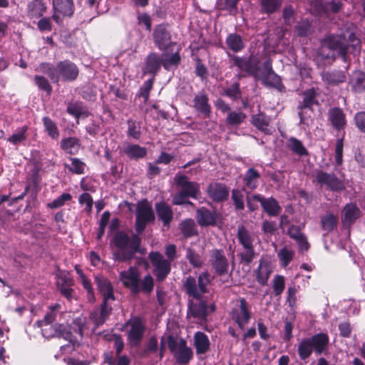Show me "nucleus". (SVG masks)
<instances>
[{
	"mask_svg": "<svg viewBox=\"0 0 365 365\" xmlns=\"http://www.w3.org/2000/svg\"><path fill=\"white\" fill-rule=\"evenodd\" d=\"M141 240L138 235H133L131 237L124 232H118L113 238L114 245L119 250L130 249L138 251Z\"/></svg>",
	"mask_w": 365,
	"mask_h": 365,
	"instance_id": "nucleus-16",
	"label": "nucleus"
},
{
	"mask_svg": "<svg viewBox=\"0 0 365 365\" xmlns=\"http://www.w3.org/2000/svg\"><path fill=\"white\" fill-rule=\"evenodd\" d=\"M78 202L81 205H85L84 210L87 214H91L93 209V200L91 195L88 192L82 193L78 197Z\"/></svg>",
	"mask_w": 365,
	"mask_h": 365,
	"instance_id": "nucleus-61",
	"label": "nucleus"
},
{
	"mask_svg": "<svg viewBox=\"0 0 365 365\" xmlns=\"http://www.w3.org/2000/svg\"><path fill=\"white\" fill-rule=\"evenodd\" d=\"M153 40L155 46L161 51L170 49L176 43L171 41V35L166 26L158 25L153 31Z\"/></svg>",
	"mask_w": 365,
	"mask_h": 365,
	"instance_id": "nucleus-15",
	"label": "nucleus"
},
{
	"mask_svg": "<svg viewBox=\"0 0 365 365\" xmlns=\"http://www.w3.org/2000/svg\"><path fill=\"white\" fill-rule=\"evenodd\" d=\"M253 198L256 202H259L260 203L263 210L269 216L276 217L280 214L282 207L274 198H265L259 194L253 195Z\"/></svg>",
	"mask_w": 365,
	"mask_h": 365,
	"instance_id": "nucleus-18",
	"label": "nucleus"
},
{
	"mask_svg": "<svg viewBox=\"0 0 365 365\" xmlns=\"http://www.w3.org/2000/svg\"><path fill=\"white\" fill-rule=\"evenodd\" d=\"M273 293L275 297H280L285 288V279L283 276L277 274L272 279Z\"/></svg>",
	"mask_w": 365,
	"mask_h": 365,
	"instance_id": "nucleus-56",
	"label": "nucleus"
},
{
	"mask_svg": "<svg viewBox=\"0 0 365 365\" xmlns=\"http://www.w3.org/2000/svg\"><path fill=\"white\" fill-rule=\"evenodd\" d=\"M194 346L196 354L201 355L207 353L210 348V342L207 336L202 331H197L194 334Z\"/></svg>",
	"mask_w": 365,
	"mask_h": 365,
	"instance_id": "nucleus-29",
	"label": "nucleus"
},
{
	"mask_svg": "<svg viewBox=\"0 0 365 365\" xmlns=\"http://www.w3.org/2000/svg\"><path fill=\"white\" fill-rule=\"evenodd\" d=\"M168 346L177 364L187 365L192 359L193 350L187 346L185 339L170 335L168 336Z\"/></svg>",
	"mask_w": 365,
	"mask_h": 365,
	"instance_id": "nucleus-5",
	"label": "nucleus"
},
{
	"mask_svg": "<svg viewBox=\"0 0 365 365\" xmlns=\"http://www.w3.org/2000/svg\"><path fill=\"white\" fill-rule=\"evenodd\" d=\"M79 73V70L77 66L68 60L59 61L56 66V76L54 82L57 83L59 81H75Z\"/></svg>",
	"mask_w": 365,
	"mask_h": 365,
	"instance_id": "nucleus-12",
	"label": "nucleus"
},
{
	"mask_svg": "<svg viewBox=\"0 0 365 365\" xmlns=\"http://www.w3.org/2000/svg\"><path fill=\"white\" fill-rule=\"evenodd\" d=\"M137 251H134L130 249L120 250L119 252L113 253V257L115 261L118 262H126L133 259L134 254Z\"/></svg>",
	"mask_w": 365,
	"mask_h": 365,
	"instance_id": "nucleus-63",
	"label": "nucleus"
},
{
	"mask_svg": "<svg viewBox=\"0 0 365 365\" xmlns=\"http://www.w3.org/2000/svg\"><path fill=\"white\" fill-rule=\"evenodd\" d=\"M226 43L230 49L234 52H238L244 48L242 37L237 34H230L226 38Z\"/></svg>",
	"mask_w": 365,
	"mask_h": 365,
	"instance_id": "nucleus-48",
	"label": "nucleus"
},
{
	"mask_svg": "<svg viewBox=\"0 0 365 365\" xmlns=\"http://www.w3.org/2000/svg\"><path fill=\"white\" fill-rule=\"evenodd\" d=\"M209 196L215 202H220L227 199L229 190L227 187L218 182L211 183L207 188Z\"/></svg>",
	"mask_w": 365,
	"mask_h": 365,
	"instance_id": "nucleus-25",
	"label": "nucleus"
},
{
	"mask_svg": "<svg viewBox=\"0 0 365 365\" xmlns=\"http://www.w3.org/2000/svg\"><path fill=\"white\" fill-rule=\"evenodd\" d=\"M155 220V215L151 205L147 200L138 202L136 209L135 230L138 234L142 233L147 224Z\"/></svg>",
	"mask_w": 365,
	"mask_h": 365,
	"instance_id": "nucleus-10",
	"label": "nucleus"
},
{
	"mask_svg": "<svg viewBox=\"0 0 365 365\" xmlns=\"http://www.w3.org/2000/svg\"><path fill=\"white\" fill-rule=\"evenodd\" d=\"M287 148L294 154L299 156H305L308 155L307 148L302 143L296 138H289L286 143Z\"/></svg>",
	"mask_w": 365,
	"mask_h": 365,
	"instance_id": "nucleus-42",
	"label": "nucleus"
},
{
	"mask_svg": "<svg viewBox=\"0 0 365 365\" xmlns=\"http://www.w3.org/2000/svg\"><path fill=\"white\" fill-rule=\"evenodd\" d=\"M81 147V142L76 137L65 138L61 140V148L66 153L71 155H76L78 153Z\"/></svg>",
	"mask_w": 365,
	"mask_h": 365,
	"instance_id": "nucleus-36",
	"label": "nucleus"
},
{
	"mask_svg": "<svg viewBox=\"0 0 365 365\" xmlns=\"http://www.w3.org/2000/svg\"><path fill=\"white\" fill-rule=\"evenodd\" d=\"M237 235L239 243L243 248V250L240 252L239 256L242 262L249 264L255 257V235L249 231L245 226L240 225L237 228Z\"/></svg>",
	"mask_w": 365,
	"mask_h": 365,
	"instance_id": "nucleus-6",
	"label": "nucleus"
},
{
	"mask_svg": "<svg viewBox=\"0 0 365 365\" xmlns=\"http://www.w3.org/2000/svg\"><path fill=\"white\" fill-rule=\"evenodd\" d=\"M155 210L157 215L163 222V225L169 227L173 218V212L170 206L163 202H158L155 204Z\"/></svg>",
	"mask_w": 365,
	"mask_h": 365,
	"instance_id": "nucleus-31",
	"label": "nucleus"
},
{
	"mask_svg": "<svg viewBox=\"0 0 365 365\" xmlns=\"http://www.w3.org/2000/svg\"><path fill=\"white\" fill-rule=\"evenodd\" d=\"M56 284L61 294L68 300H71L73 298L74 290L72 288L73 281L70 274L67 272H61L58 276Z\"/></svg>",
	"mask_w": 365,
	"mask_h": 365,
	"instance_id": "nucleus-20",
	"label": "nucleus"
},
{
	"mask_svg": "<svg viewBox=\"0 0 365 365\" xmlns=\"http://www.w3.org/2000/svg\"><path fill=\"white\" fill-rule=\"evenodd\" d=\"M329 120L334 129L338 131L343 130L346 124L345 115L343 110L339 108H333L329 110Z\"/></svg>",
	"mask_w": 365,
	"mask_h": 365,
	"instance_id": "nucleus-28",
	"label": "nucleus"
},
{
	"mask_svg": "<svg viewBox=\"0 0 365 365\" xmlns=\"http://www.w3.org/2000/svg\"><path fill=\"white\" fill-rule=\"evenodd\" d=\"M52 19L57 24L61 22V16L70 18L73 15L75 10L73 0H52Z\"/></svg>",
	"mask_w": 365,
	"mask_h": 365,
	"instance_id": "nucleus-14",
	"label": "nucleus"
},
{
	"mask_svg": "<svg viewBox=\"0 0 365 365\" xmlns=\"http://www.w3.org/2000/svg\"><path fill=\"white\" fill-rule=\"evenodd\" d=\"M28 127L26 125L22 126L16 130V132L7 139V140L13 145H17L22 143L26 139V133Z\"/></svg>",
	"mask_w": 365,
	"mask_h": 365,
	"instance_id": "nucleus-57",
	"label": "nucleus"
},
{
	"mask_svg": "<svg viewBox=\"0 0 365 365\" xmlns=\"http://www.w3.org/2000/svg\"><path fill=\"white\" fill-rule=\"evenodd\" d=\"M252 123L258 130L265 134L270 135L272 133V129L269 126L270 118L262 113L253 115L252 116Z\"/></svg>",
	"mask_w": 365,
	"mask_h": 365,
	"instance_id": "nucleus-30",
	"label": "nucleus"
},
{
	"mask_svg": "<svg viewBox=\"0 0 365 365\" xmlns=\"http://www.w3.org/2000/svg\"><path fill=\"white\" fill-rule=\"evenodd\" d=\"M360 210L354 203L346 205L343 210L342 220L345 225L352 224L359 216Z\"/></svg>",
	"mask_w": 365,
	"mask_h": 365,
	"instance_id": "nucleus-37",
	"label": "nucleus"
},
{
	"mask_svg": "<svg viewBox=\"0 0 365 365\" xmlns=\"http://www.w3.org/2000/svg\"><path fill=\"white\" fill-rule=\"evenodd\" d=\"M259 178V173L254 168H250L245 173L243 182L246 187L253 190L258 187Z\"/></svg>",
	"mask_w": 365,
	"mask_h": 365,
	"instance_id": "nucleus-35",
	"label": "nucleus"
},
{
	"mask_svg": "<svg viewBox=\"0 0 365 365\" xmlns=\"http://www.w3.org/2000/svg\"><path fill=\"white\" fill-rule=\"evenodd\" d=\"M168 49L163 51L162 53V66L165 69L169 71L173 68H175L180 62V56L179 54L180 49H178L172 54L168 53Z\"/></svg>",
	"mask_w": 365,
	"mask_h": 365,
	"instance_id": "nucleus-33",
	"label": "nucleus"
},
{
	"mask_svg": "<svg viewBox=\"0 0 365 365\" xmlns=\"http://www.w3.org/2000/svg\"><path fill=\"white\" fill-rule=\"evenodd\" d=\"M61 305L59 304H56L53 306L50 307L49 312L46 313L44 318L41 320H39L36 322V324L38 327H48L51 325L55 320L56 317L61 309Z\"/></svg>",
	"mask_w": 365,
	"mask_h": 365,
	"instance_id": "nucleus-43",
	"label": "nucleus"
},
{
	"mask_svg": "<svg viewBox=\"0 0 365 365\" xmlns=\"http://www.w3.org/2000/svg\"><path fill=\"white\" fill-rule=\"evenodd\" d=\"M174 180L176 185L180 190L174 195L173 197V204L193 205V203L188 198H198V195L200 194L199 184L195 182L189 181L187 177L184 175H176Z\"/></svg>",
	"mask_w": 365,
	"mask_h": 365,
	"instance_id": "nucleus-2",
	"label": "nucleus"
},
{
	"mask_svg": "<svg viewBox=\"0 0 365 365\" xmlns=\"http://www.w3.org/2000/svg\"><path fill=\"white\" fill-rule=\"evenodd\" d=\"M75 270L79 277L81 284L87 291L88 300L93 302L95 300V295L91 280L84 274L83 270L78 266H75Z\"/></svg>",
	"mask_w": 365,
	"mask_h": 365,
	"instance_id": "nucleus-41",
	"label": "nucleus"
},
{
	"mask_svg": "<svg viewBox=\"0 0 365 365\" xmlns=\"http://www.w3.org/2000/svg\"><path fill=\"white\" fill-rule=\"evenodd\" d=\"M282 2V0H261L262 12L266 14L275 13L280 9Z\"/></svg>",
	"mask_w": 365,
	"mask_h": 365,
	"instance_id": "nucleus-47",
	"label": "nucleus"
},
{
	"mask_svg": "<svg viewBox=\"0 0 365 365\" xmlns=\"http://www.w3.org/2000/svg\"><path fill=\"white\" fill-rule=\"evenodd\" d=\"M180 230L186 238L196 235L197 234V227L194 220L186 219L180 224Z\"/></svg>",
	"mask_w": 365,
	"mask_h": 365,
	"instance_id": "nucleus-46",
	"label": "nucleus"
},
{
	"mask_svg": "<svg viewBox=\"0 0 365 365\" xmlns=\"http://www.w3.org/2000/svg\"><path fill=\"white\" fill-rule=\"evenodd\" d=\"M123 153L130 159H142L147 155V149L137 144H128L123 149Z\"/></svg>",
	"mask_w": 365,
	"mask_h": 365,
	"instance_id": "nucleus-38",
	"label": "nucleus"
},
{
	"mask_svg": "<svg viewBox=\"0 0 365 365\" xmlns=\"http://www.w3.org/2000/svg\"><path fill=\"white\" fill-rule=\"evenodd\" d=\"M352 89L356 92L365 91V73L356 71L351 78Z\"/></svg>",
	"mask_w": 365,
	"mask_h": 365,
	"instance_id": "nucleus-45",
	"label": "nucleus"
},
{
	"mask_svg": "<svg viewBox=\"0 0 365 365\" xmlns=\"http://www.w3.org/2000/svg\"><path fill=\"white\" fill-rule=\"evenodd\" d=\"M309 339L312 341L311 343L316 354L319 355L326 353L329 342V339L327 334H316L310 337Z\"/></svg>",
	"mask_w": 365,
	"mask_h": 365,
	"instance_id": "nucleus-27",
	"label": "nucleus"
},
{
	"mask_svg": "<svg viewBox=\"0 0 365 365\" xmlns=\"http://www.w3.org/2000/svg\"><path fill=\"white\" fill-rule=\"evenodd\" d=\"M148 258L153 267V274L159 282L163 281L171 270V262L165 259L163 255L158 252H151Z\"/></svg>",
	"mask_w": 365,
	"mask_h": 365,
	"instance_id": "nucleus-8",
	"label": "nucleus"
},
{
	"mask_svg": "<svg viewBox=\"0 0 365 365\" xmlns=\"http://www.w3.org/2000/svg\"><path fill=\"white\" fill-rule=\"evenodd\" d=\"M196 220L201 227L214 225L217 220V213L215 210L202 207L196 211Z\"/></svg>",
	"mask_w": 365,
	"mask_h": 365,
	"instance_id": "nucleus-23",
	"label": "nucleus"
},
{
	"mask_svg": "<svg viewBox=\"0 0 365 365\" xmlns=\"http://www.w3.org/2000/svg\"><path fill=\"white\" fill-rule=\"evenodd\" d=\"M207 306L202 297L199 299H188L187 314L200 320H205L207 316Z\"/></svg>",
	"mask_w": 365,
	"mask_h": 365,
	"instance_id": "nucleus-19",
	"label": "nucleus"
},
{
	"mask_svg": "<svg viewBox=\"0 0 365 365\" xmlns=\"http://www.w3.org/2000/svg\"><path fill=\"white\" fill-rule=\"evenodd\" d=\"M186 258L194 267H200L203 264L201 256L190 248L186 250Z\"/></svg>",
	"mask_w": 365,
	"mask_h": 365,
	"instance_id": "nucleus-60",
	"label": "nucleus"
},
{
	"mask_svg": "<svg viewBox=\"0 0 365 365\" xmlns=\"http://www.w3.org/2000/svg\"><path fill=\"white\" fill-rule=\"evenodd\" d=\"M312 341L309 338H305L302 340L298 346V354L299 358L302 360H305L309 358L312 351H314L313 346L312 345Z\"/></svg>",
	"mask_w": 365,
	"mask_h": 365,
	"instance_id": "nucleus-49",
	"label": "nucleus"
},
{
	"mask_svg": "<svg viewBox=\"0 0 365 365\" xmlns=\"http://www.w3.org/2000/svg\"><path fill=\"white\" fill-rule=\"evenodd\" d=\"M71 164L65 165V167L72 173L76 175H83L85 173L86 165L81 159L76 158H71Z\"/></svg>",
	"mask_w": 365,
	"mask_h": 365,
	"instance_id": "nucleus-50",
	"label": "nucleus"
},
{
	"mask_svg": "<svg viewBox=\"0 0 365 365\" xmlns=\"http://www.w3.org/2000/svg\"><path fill=\"white\" fill-rule=\"evenodd\" d=\"M128 344L131 347L139 346L143 339L145 331L144 322L140 317L131 318L126 322Z\"/></svg>",
	"mask_w": 365,
	"mask_h": 365,
	"instance_id": "nucleus-7",
	"label": "nucleus"
},
{
	"mask_svg": "<svg viewBox=\"0 0 365 365\" xmlns=\"http://www.w3.org/2000/svg\"><path fill=\"white\" fill-rule=\"evenodd\" d=\"M47 10L45 0H31L27 4V11L33 17H41Z\"/></svg>",
	"mask_w": 365,
	"mask_h": 365,
	"instance_id": "nucleus-34",
	"label": "nucleus"
},
{
	"mask_svg": "<svg viewBox=\"0 0 365 365\" xmlns=\"http://www.w3.org/2000/svg\"><path fill=\"white\" fill-rule=\"evenodd\" d=\"M154 287V279L150 274L145 275L143 279L139 277V281L137 282V289H135L133 294H137L140 292L148 294Z\"/></svg>",
	"mask_w": 365,
	"mask_h": 365,
	"instance_id": "nucleus-39",
	"label": "nucleus"
},
{
	"mask_svg": "<svg viewBox=\"0 0 365 365\" xmlns=\"http://www.w3.org/2000/svg\"><path fill=\"white\" fill-rule=\"evenodd\" d=\"M98 288L101 294L103 295L104 303H108L109 301L115 299L113 294V289L110 281L101 275L95 277Z\"/></svg>",
	"mask_w": 365,
	"mask_h": 365,
	"instance_id": "nucleus-24",
	"label": "nucleus"
},
{
	"mask_svg": "<svg viewBox=\"0 0 365 365\" xmlns=\"http://www.w3.org/2000/svg\"><path fill=\"white\" fill-rule=\"evenodd\" d=\"M240 0H217L219 9L225 10L230 15H235L238 12L237 3Z\"/></svg>",
	"mask_w": 365,
	"mask_h": 365,
	"instance_id": "nucleus-52",
	"label": "nucleus"
},
{
	"mask_svg": "<svg viewBox=\"0 0 365 365\" xmlns=\"http://www.w3.org/2000/svg\"><path fill=\"white\" fill-rule=\"evenodd\" d=\"M314 181L320 187H326L333 192H341L345 189L344 182L334 174L317 170L314 173Z\"/></svg>",
	"mask_w": 365,
	"mask_h": 365,
	"instance_id": "nucleus-9",
	"label": "nucleus"
},
{
	"mask_svg": "<svg viewBox=\"0 0 365 365\" xmlns=\"http://www.w3.org/2000/svg\"><path fill=\"white\" fill-rule=\"evenodd\" d=\"M321 222L322 229L329 232L336 226L337 218L333 214H328L322 218Z\"/></svg>",
	"mask_w": 365,
	"mask_h": 365,
	"instance_id": "nucleus-58",
	"label": "nucleus"
},
{
	"mask_svg": "<svg viewBox=\"0 0 365 365\" xmlns=\"http://www.w3.org/2000/svg\"><path fill=\"white\" fill-rule=\"evenodd\" d=\"M323 79L329 84H338L345 81L346 76L342 71H333L324 73Z\"/></svg>",
	"mask_w": 365,
	"mask_h": 365,
	"instance_id": "nucleus-55",
	"label": "nucleus"
},
{
	"mask_svg": "<svg viewBox=\"0 0 365 365\" xmlns=\"http://www.w3.org/2000/svg\"><path fill=\"white\" fill-rule=\"evenodd\" d=\"M232 319L239 328L244 329L252 317L251 307L245 298H240L231 312Z\"/></svg>",
	"mask_w": 365,
	"mask_h": 365,
	"instance_id": "nucleus-11",
	"label": "nucleus"
},
{
	"mask_svg": "<svg viewBox=\"0 0 365 365\" xmlns=\"http://www.w3.org/2000/svg\"><path fill=\"white\" fill-rule=\"evenodd\" d=\"M193 107L203 118H209L211 114V106L208 96L203 92L196 94L193 99Z\"/></svg>",
	"mask_w": 365,
	"mask_h": 365,
	"instance_id": "nucleus-22",
	"label": "nucleus"
},
{
	"mask_svg": "<svg viewBox=\"0 0 365 365\" xmlns=\"http://www.w3.org/2000/svg\"><path fill=\"white\" fill-rule=\"evenodd\" d=\"M294 251L287 246H284L277 252V257L279 260L280 265L285 268L292 261L294 257Z\"/></svg>",
	"mask_w": 365,
	"mask_h": 365,
	"instance_id": "nucleus-44",
	"label": "nucleus"
},
{
	"mask_svg": "<svg viewBox=\"0 0 365 365\" xmlns=\"http://www.w3.org/2000/svg\"><path fill=\"white\" fill-rule=\"evenodd\" d=\"M128 130L127 135L134 140H138L141 135L140 123L135 120L129 119L127 120Z\"/></svg>",
	"mask_w": 365,
	"mask_h": 365,
	"instance_id": "nucleus-53",
	"label": "nucleus"
},
{
	"mask_svg": "<svg viewBox=\"0 0 365 365\" xmlns=\"http://www.w3.org/2000/svg\"><path fill=\"white\" fill-rule=\"evenodd\" d=\"M72 198V196L70 193H63L58 197L53 200L51 202L48 204V207L51 209H56L61 207L65 205V203L68 201H70Z\"/></svg>",
	"mask_w": 365,
	"mask_h": 365,
	"instance_id": "nucleus-64",
	"label": "nucleus"
},
{
	"mask_svg": "<svg viewBox=\"0 0 365 365\" xmlns=\"http://www.w3.org/2000/svg\"><path fill=\"white\" fill-rule=\"evenodd\" d=\"M112 311V308L108 303L103 302L101 308L93 310L90 315V320L93 323L91 327L85 317H78L74 320V324L78 327L79 334L82 336L84 334H88L91 331L94 332L96 329L108 319Z\"/></svg>",
	"mask_w": 365,
	"mask_h": 365,
	"instance_id": "nucleus-3",
	"label": "nucleus"
},
{
	"mask_svg": "<svg viewBox=\"0 0 365 365\" xmlns=\"http://www.w3.org/2000/svg\"><path fill=\"white\" fill-rule=\"evenodd\" d=\"M162 65V56L155 53H150L146 59L145 71L149 73H155Z\"/></svg>",
	"mask_w": 365,
	"mask_h": 365,
	"instance_id": "nucleus-40",
	"label": "nucleus"
},
{
	"mask_svg": "<svg viewBox=\"0 0 365 365\" xmlns=\"http://www.w3.org/2000/svg\"><path fill=\"white\" fill-rule=\"evenodd\" d=\"M272 269L270 264L264 260H260L258 268L255 270V275L257 282L264 286L267 284Z\"/></svg>",
	"mask_w": 365,
	"mask_h": 365,
	"instance_id": "nucleus-32",
	"label": "nucleus"
},
{
	"mask_svg": "<svg viewBox=\"0 0 365 365\" xmlns=\"http://www.w3.org/2000/svg\"><path fill=\"white\" fill-rule=\"evenodd\" d=\"M140 277V273L135 267H130L128 270L122 271L120 273V279L123 284L130 289L133 293L137 289V282Z\"/></svg>",
	"mask_w": 365,
	"mask_h": 365,
	"instance_id": "nucleus-21",
	"label": "nucleus"
},
{
	"mask_svg": "<svg viewBox=\"0 0 365 365\" xmlns=\"http://www.w3.org/2000/svg\"><path fill=\"white\" fill-rule=\"evenodd\" d=\"M212 280L207 272L199 274L197 280L192 276L186 277L182 282V289L188 297V299H199L207 292V286Z\"/></svg>",
	"mask_w": 365,
	"mask_h": 365,
	"instance_id": "nucleus-4",
	"label": "nucleus"
},
{
	"mask_svg": "<svg viewBox=\"0 0 365 365\" xmlns=\"http://www.w3.org/2000/svg\"><path fill=\"white\" fill-rule=\"evenodd\" d=\"M294 31L298 36L306 37L312 33L313 28L308 20L303 19L297 24Z\"/></svg>",
	"mask_w": 365,
	"mask_h": 365,
	"instance_id": "nucleus-51",
	"label": "nucleus"
},
{
	"mask_svg": "<svg viewBox=\"0 0 365 365\" xmlns=\"http://www.w3.org/2000/svg\"><path fill=\"white\" fill-rule=\"evenodd\" d=\"M210 262L217 274L222 275L227 272L229 262L222 250H212L210 254Z\"/></svg>",
	"mask_w": 365,
	"mask_h": 365,
	"instance_id": "nucleus-17",
	"label": "nucleus"
},
{
	"mask_svg": "<svg viewBox=\"0 0 365 365\" xmlns=\"http://www.w3.org/2000/svg\"><path fill=\"white\" fill-rule=\"evenodd\" d=\"M361 41L354 33H350L348 38L344 32L329 34L321 40L318 53L323 58L329 59L335 58L334 53L336 52L346 62L349 50L351 49V52L359 51Z\"/></svg>",
	"mask_w": 365,
	"mask_h": 365,
	"instance_id": "nucleus-1",
	"label": "nucleus"
},
{
	"mask_svg": "<svg viewBox=\"0 0 365 365\" xmlns=\"http://www.w3.org/2000/svg\"><path fill=\"white\" fill-rule=\"evenodd\" d=\"M246 118V115L242 111H232L230 112L226 118V123L231 125H236L241 124Z\"/></svg>",
	"mask_w": 365,
	"mask_h": 365,
	"instance_id": "nucleus-59",
	"label": "nucleus"
},
{
	"mask_svg": "<svg viewBox=\"0 0 365 365\" xmlns=\"http://www.w3.org/2000/svg\"><path fill=\"white\" fill-rule=\"evenodd\" d=\"M42 120L48 135L53 139H57L59 136V131L56 124L47 116L43 117Z\"/></svg>",
	"mask_w": 365,
	"mask_h": 365,
	"instance_id": "nucleus-54",
	"label": "nucleus"
},
{
	"mask_svg": "<svg viewBox=\"0 0 365 365\" xmlns=\"http://www.w3.org/2000/svg\"><path fill=\"white\" fill-rule=\"evenodd\" d=\"M34 81L39 90L45 91L48 96L51 95L52 87L46 78L36 75Z\"/></svg>",
	"mask_w": 365,
	"mask_h": 365,
	"instance_id": "nucleus-62",
	"label": "nucleus"
},
{
	"mask_svg": "<svg viewBox=\"0 0 365 365\" xmlns=\"http://www.w3.org/2000/svg\"><path fill=\"white\" fill-rule=\"evenodd\" d=\"M232 65L237 67L241 71L245 72L247 75L258 77L259 71V61L252 56L240 57L234 56L232 58Z\"/></svg>",
	"mask_w": 365,
	"mask_h": 365,
	"instance_id": "nucleus-13",
	"label": "nucleus"
},
{
	"mask_svg": "<svg viewBox=\"0 0 365 365\" xmlns=\"http://www.w3.org/2000/svg\"><path fill=\"white\" fill-rule=\"evenodd\" d=\"M304 97L302 103L298 106L299 110V116L300 118V123L308 124V120L304 115V109L309 108L314 104L317 103V101H315V91L313 88L309 89L304 92Z\"/></svg>",
	"mask_w": 365,
	"mask_h": 365,
	"instance_id": "nucleus-26",
	"label": "nucleus"
}]
</instances>
